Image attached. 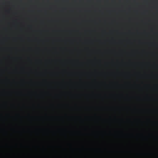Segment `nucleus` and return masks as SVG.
<instances>
[{"label":"nucleus","instance_id":"f257e3e1","mask_svg":"<svg viewBox=\"0 0 158 158\" xmlns=\"http://www.w3.org/2000/svg\"><path fill=\"white\" fill-rule=\"evenodd\" d=\"M3 146L2 145H0V152H1L2 151V149Z\"/></svg>","mask_w":158,"mask_h":158},{"label":"nucleus","instance_id":"f03ea898","mask_svg":"<svg viewBox=\"0 0 158 158\" xmlns=\"http://www.w3.org/2000/svg\"><path fill=\"white\" fill-rule=\"evenodd\" d=\"M10 148V146H9V145H8V152L9 153V148Z\"/></svg>","mask_w":158,"mask_h":158}]
</instances>
